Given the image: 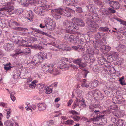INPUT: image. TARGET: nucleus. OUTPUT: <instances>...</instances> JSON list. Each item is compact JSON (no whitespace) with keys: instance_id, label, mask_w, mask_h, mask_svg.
<instances>
[{"instance_id":"f257e3e1","label":"nucleus","mask_w":126,"mask_h":126,"mask_svg":"<svg viewBox=\"0 0 126 126\" xmlns=\"http://www.w3.org/2000/svg\"><path fill=\"white\" fill-rule=\"evenodd\" d=\"M72 21H65L63 23V25L68 33L72 32V31L78 29V26H83L85 23L82 20L74 18L72 19Z\"/></svg>"},{"instance_id":"f03ea898","label":"nucleus","mask_w":126,"mask_h":126,"mask_svg":"<svg viewBox=\"0 0 126 126\" xmlns=\"http://www.w3.org/2000/svg\"><path fill=\"white\" fill-rule=\"evenodd\" d=\"M80 35L77 34H72L67 33L65 35L64 38L65 39H67L71 42L77 43L79 46H82V45L84 42L81 40L79 39V37Z\"/></svg>"},{"instance_id":"7ed1b4c3","label":"nucleus","mask_w":126,"mask_h":126,"mask_svg":"<svg viewBox=\"0 0 126 126\" xmlns=\"http://www.w3.org/2000/svg\"><path fill=\"white\" fill-rule=\"evenodd\" d=\"M44 22L45 25L41 24L39 26L42 28H43L45 27L47 29L52 30L56 26V23L53 19L48 17H47L44 18Z\"/></svg>"},{"instance_id":"20e7f679","label":"nucleus","mask_w":126,"mask_h":126,"mask_svg":"<svg viewBox=\"0 0 126 126\" xmlns=\"http://www.w3.org/2000/svg\"><path fill=\"white\" fill-rule=\"evenodd\" d=\"M42 69L45 72L52 73L55 75H58L59 72L55 69L54 66L52 64H45L42 67Z\"/></svg>"},{"instance_id":"39448f33","label":"nucleus","mask_w":126,"mask_h":126,"mask_svg":"<svg viewBox=\"0 0 126 126\" xmlns=\"http://www.w3.org/2000/svg\"><path fill=\"white\" fill-rule=\"evenodd\" d=\"M91 42H93V46L95 49L97 48H100L101 51L103 53H105L109 51L111 49L110 47L108 45H103L101 46V45L99 41H96L95 42H93V41H91Z\"/></svg>"},{"instance_id":"423d86ee","label":"nucleus","mask_w":126,"mask_h":126,"mask_svg":"<svg viewBox=\"0 0 126 126\" xmlns=\"http://www.w3.org/2000/svg\"><path fill=\"white\" fill-rule=\"evenodd\" d=\"M95 51L94 48H90L87 49L86 53L85 54L83 58L85 60H90L91 62H93L95 60V58L93 56V54L95 53Z\"/></svg>"},{"instance_id":"0eeeda50","label":"nucleus","mask_w":126,"mask_h":126,"mask_svg":"<svg viewBox=\"0 0 126 126\" xmlns=\"http://www.w3.org/2000/svg\"><path fill=\"white\" fill-rule=\"evenodd\" d=\"M87 7L89 11L90 12L89 13V18H91L94 19V20H98L99 19V16L96 13H94L95 7L94 5L92 4H89L87 5Z\"/></svg>"},{"instance_id":"6e6552de","label":"nucleus","mask_w":126,"mask_h":126,"mask_svg":"<svg viewBox=\"0 0 126 126\" xmlns=\"http://www.w3.org/2000/svg\"><path fill=\"white\" fill-rule=\"evenodd\" d=\"M63 8H59L56 9H52L51 11L52 16L56 19H58L61 17V15H63Z\"/></svg>"},{"instance_id":"1a4fd4ad","label":"nucleus","mask_w":126,"mask_h":126,"mask_svg":"<svg viewBox=\"0 0 126 126\" xmlns=\"http://www.w3.org/2000/svg\"><path fill=\"white\" fill-rule=\"evenodd\" d=\"M104 115H101L95 117L94 116H92V115H91V118L90 119L87 120V121L88 122L92 121L94 124H98L99 123H97V122L99 121L100 120H101L102 121H103V120L104 118Z\"/></svg>"},{"instance_id":"9d476101","label":"nucleus","mask_w":126,"mask_h":126,"mask_svg":"<svg viewBox=\"0 0 126 126\" xmlns=\"http://www.w3.org/2000/svg\"><path fill=\"white\" fill-rule=\"evenodd\" d=\"M94 19H93L91 18H89L87 19L86 20V23L88 25L90 26L91 27L95 28H97L98 27V25L96 23V22L99 20H94Z\"/></svg>"},{"instance_id":"9b49d317","label":"nucleus","mask_w":126,"mask_h":126,"mask_svg":"<svg viewBox=\"0 0 126 126\" xmlns=\"http://www.w3.org/2000/svg\"><path fill=\"white\" fill-rule=\"evenodd\" d=\"M114 109L115 110L112 111V113L115 116L117 117H121L123 116V111L121 110H116V109L118 108L117 105H112Z\"/></svg>"},{"instance_id":"f8f14e48","label":"nucleus","mask_w":126,"mask_h":126,"mask_svg":"<svg viewBox=\"0 0 126 126\" xmlns=\"http://www.w3.org/2000/svg\"><path fill=\"white\" fill-rule=\"evenodd\" d=\"M20 2L22 4H23L24 6H27L29 4H32L33 5H35L36 4L39 3V1L38 0H30L29 2V1L27 0H22Z\"/></svg>"},{"instance_id":"ddd939ff","label":"nucleus","mask_w":126,"mask_h":126,"mask_svg":"<svg viewBox=\"0 0 126 126\" xmlns=\"http://www.w3.org/2000/svg\"><path fill=\"white\" fill-rule=\"evenodd\" d=\"M63 15L67 17H71L72 14H74L75 11L74 10L67 7H64L63 8Z\"/></svg>"},{"instance_id":"4468645a","label":"nucleus","mask_w":126,"mask_h":126,"mask_svg":"<svg viewBox=\"0 0 126 126\" xmlns=\"http://www.w3.org/2000/svg\"><path fill=\"white\" fill-rule=\"evenodd\" d=\"M11 2L7 3V5L5 7L1 8V9H4L3 10L5 11V10H6L7 12H8L9 14H11L10 13V12L12 11L13 9L14 8L13 6L14 4V3L13 2V1H16V0H10Z\"/></svg>"},{"instance_id":"2eb2a0df","label":"nucleus","mask_w":126,"mask_h":126,"mask_svg":"<svg viewBox=\"0 0 126 126\" xmlns=\"http://www.w3.org/2000/svg\"><path fill=\"white\" fill-rule=\"evenodd\" d=\"M69 59L65 58H62L58 63L60 67H62L61 68H65L66 69L68 68H69V66L66 64L65 62H66L69 61Z\"/></svg>"},{"instance_id":"dca6fc26","label":"nucleus","mask_w":126,"mask_h":126,"mask_svg":"<svg viewBox=\"0 0 126 126\" xmlns=\"http://www.w3.org/2000/svg\"><path fill=\"white\" fill-rule=\"evenodd\" d=\"M15 42L19 45L22 44L24 47H28L30 46V45L27 44L28 42L26 40H23L22 38L20 37H19L18 38L17 37L15 40Z\"/></svg>"},{"instance_id":"f3484780","label":"nucleus","mask_w":126,"mask_h":126,"mask_svg":"<svg viewBox=\"0 0 126 126\" xmlns=\"http://www.w3.org/2000/svg\"><path fill=\"white\" fill-rule=\"evenodd\" d=\"M52 44V45L55 46V47L59 49H61L63 51L68 50V48H67V46H65V45H64L62 42H59L58 44H56L54 43H53Z\"/></svg>"},{"instance_id":"a211bd4d","label":"nucleus","mask_w":126,"mask_h":126,"mask_svg":"<svg viewBox=\"0 0 126 126\" xmlns=\"http://www.w3.org/2000/svg\"><path fill=\"white\" fill-rule=\"evenodd\" d=\"M44 8L42 6L36 7L34 9L35 13L41 16H44V14L43 12Z\"/></svg>"},{"instance_id":"6ab92c4d","label":"nucleus","mask_w":126,"mask_h":126,"mask_svg":"<svg viewBox=\"0 0 126 126\" xmlns=\"http://www.w3.org/2000/svg\"><path fill=\"white\" fill-rule=\"evenodd\" d=\"M31 29L33 30V31H32L31 32L32 34H33L34 32H35L37 33H40L43 35H45V36L49 37H52L50 35L48 34L47 33H45L43 31L39 30V29L33 28H31Z\"/></svg>"},{"instance_id":"aec40b11","label":"nucleus","mask_w":126,"mask_h":126,"mask_svg":"<svg viewBox=\"0 0 126 126\" xmlns=\"http://www.w3.org/2000/svg\"><path fill=\"white\" fill-rule=\"evenodd\" d=\"M41 6H42V7L44 8V9L46 10L48 9H50V7H52L54 5L53 3L50 6L47 5V3L46 0H42L41 2Z\"/></svg>"},{"instance_id":"412c9836","label":"nucleus","mask_w":126,"mask_h":126,"mask_svg":"<svg viewBox=\"0 0 126 126\" xmlns=\"http://www.w3.org/2000/svg\"><path fill=\"white\" fill-rule=\"evenodd\" d=\"M50 54V57L51 54L50 53H48L47 54L41 52H40L38 54L37 57L38 59H45L47 58V56L48 54Z\"/></svg>"},{"instance_id":"4be33fe9","label":"nucleus","mask_w":126,"mask_h":126,"mask_svg":"<svg viewBox=\"0 0 126 126\" xmlns=\"http://www.w3.org/2000/svg\"><path fill=\"white\" fill-rule=\"evenodd\" d=\"M116 49L120 52L126 53V47L124 45L119 44L116 48Z\"/></svg>"},{"instance_id":"5701e85b","label":"nucleus","mask_w":126,"mask_h":126,"mask_svg":"<svg viewBox=\"0 0 126 126\" xmlns=\"http://www.w3.org/2000/svg\"><path fill=\"white\" fill-rule=\"evenodd\" d=\"M109 5L114 8L118 9L120 7V4L118 2L116 1H111L109 2Z\"/></svg>"},{"instance_id":"b1692460","label":"nucleus","mask_w":126,"mask_h":126,"mask_svg":"<svg viewBox=\"0 0 126 126\" xmlns=\"http://www.w3.org/2000/svg\"><path fill=\"white\" fill-rule=\"evenodd\" d=\"M26 18L30 21H32V19L33 17V14L32 11L30 10L28 11L26 13Z\"/></svg>"},{"instance_id":"393cba45","label":"nucleus","mask_w":126,"mask_h":126,"mask_svg":"<svg viewBox=\"0 0 126 126\" xmlns=\"http://www.w3.org/2000/svg\"><path fill=\"white\" fill-rule=\"evenodd\" d=\"M109 56L113 58L117 59L118 58L119 54L117 52L111 51L109 53Z\"/></svg>"},{"instance_id":"a878e982","label":"nucleus","mask_w":126,"mask_h":126,"mask_svg":"<svg viewBox=\"0 0 126 126\" xmlns=\"http://www.w3.org/2000/svg\"><path fill=\"white\" fill-rule=\"evenodd\" d=\"M38 109L39 111L45 110L46 108V105L44 103H40L38 104Z\"/></svg>"},{"instance_id":"bb28decb","label":"nucleus","mask_w":126,"mask_h":126,"mask_svg":"<svg viewBox=\"0 0 126 126\" xmlns=\"http://www.w3.org/2000/svg\"><path fill=\"white\" fill-rule=\"evenodd\" d=\"M66 4L68 5L74 6L75 7L77 3L74 0H66L65 2Z\"/></svg>"},{"instance_id":"cd10ccee","label":"nucleus","mask_w":126,"mask_h":126,"mask_svg":"<svg viewBox=\"0 0 126 126\" xmlns=\"http://www.w3.org/2000/svg\"><path fill=\"white\" fill-rule=\"evenodd\" d=\"M13 46V45L12 44L6 43L4 44V48L6 51H8L11 49Z\"/></svg>"},{"instance_id":"c85d7f7f","label":"nucleus","mask_w":126,"mask_h":126,"mask_svg":"<svg viewBox=\"0 0 126 126\" xmlns=\"http://www.w3.org/2000/svg\"><path fill=\"white\" fill-rule=\"evenodd\" d=\"M125 124L124 120L119 119L117 120L116 122V125L119 126H125Z\"/></svg>"},{"instance_id":"c756f323","label":"nucleus","mask_w":126,"mask_h":126,"mask_svg":"<svg viewBox=\"0 0 126 126\" xmlns=\"http://www.w3.org/2000/svg\"><path fill=\"white\" fill-rule=\"evenodd\" d=\"M81 86L82 87H85L87 88L90 87V84H88L89 83L88 81H87L85 79H82L81 80Z\"/></svg>"},{"instance_id":"7c9ffc66","label":"nucleus","mask_w":126,"mask_h":126,"mask_svg":"<svg viewBox=\"0 0 126 126\" xmlns=\"http://www.w3.org/2000/svg\"><path fill=\"white\" fill-rule=\"evenodd\" d=\"M98 82L97 80L92 81L91 84H90V87L91 89H93L96 87L98 85Z\"/></svg>"},{"instance_id":"2f4dec72","label":"nucleus","mask_w":126,"mask_h":126,"mask_svg":"<svg viewBox=\"0 0 126 126\" xmlns=\"http://www.w3.org/2000/svg\"><path fill=\"white\" fill-rule=\"evenodd\" d=\"M20 75V71L19 70H17L14 73L13 78L15 79H17L18 78Z\"/></svg>"},{"instance_id":"473e14b6","label":"nucleus","mask_w":126,"mask_h":126,"mask_svg":"<svg viewBox=\"0 0 126 126\" xmlns=\"http://www.w3.org/2000/svg\"><path fill=\"white\" fill-rule=\"evenodd\" d=\"M104 7H103L100 10V11L102 15H107L108 13V11L105 9Z\"/></svg>"},{"instance_id":"72a5a7b5","label":"nucleus","mask_w":126,"mask_h":126,"mask_svg":"<svg viewBox=\"0 0 126 126\" xmlns=\"http://www.w3.org/2000/svg\"><path fill=\"white\" fill-rule=\"evenodd\" d=\"M4 110L6 111V118L7 119H8L9 118L10 116L11 115L12 112V110L11 109H4Z\"/></svg>"},{"instance_id":"f704fd0d","label":"nucleus","mask_w":126,"mask_h":126,"mask_svg":"<svg viewBox=\"0 0 126 126\" xmlns=\"http://www.w3.org/2000/svg\"><path fill=\"white\" fill-rule=\"evenodd\" d=\"M76 93L77 95V96L79 98H81L82 97V94L83 92L79 89H77L76 90Z\"/></svg>"},{"instance_id":"c9c22d12","label":"nucleus","mask_w":126,"mask_h":126,"mask_svg":"<svg viewBox=\"0 0 126 126\" xmlns=\"http://www.w3.org/2000/svg\"><path fill=\"white\" fill-rule=\"evenodd\" d=\"M6 126H14V124L11 120H8L5 123Z\"/></svg>"},{"instance_id":"e433bc0d","label":"nucleus","mask_w":126,"mask_h":126,"mask_svg":"<svg viewBox=\"0 0 126 126\" xmlns=\"http://www.w3.org/2000/svg\"><path fill=\"white\" fill-rule=\"evenodd\" d=\"M37 82V81L36 80H34L31 83L29 84V86L30 88H34L36 86V83Z\"/></svg>"},{"instance_id":"4c0bfd02","label":"nucleus","mask_w":126,"mask_h":126,"mask_svg":"<svg viewBox=\"0 0 126 126\" xmlns=\"http://www.w3.org/2000/svg\"><path fill=\"white\" fill-rule=\"evenodd\" d=\"M120 99L119 98L115 97L113 98L112 100V102L113 103L116 104H120L121 102L120 101Z\"/></svg>"},{"instance_id":"58836bf2","label":"nucleus","mask_w":126,"mask_h":126,"mask_svg":"<svg viewBox=\"0 0 126 126\" xmlns=\"http://www.w3.org/2000/svg\"><path fill=\"white\" fill-rule=\"evenodd\" d=\"M82 60L81 58L75 59L73 61V62L76 64L78 65L80 63L82 62Z\"/></svg>"},{"instance_id":"ea45409f","label":"nucleus","mask_w":126,"mask_h":126,"mask_svg":"<svg viewBox=\"0 0 126 126\" xmlns=\"http://www.w3.org/2000/svg\"><path fill=\"white\" fill-rule=\"evenodd\" d=\"M88 94L90 95L91 96H93L94 97L96 95H98V93L95 91H93L90 92L88 93Z\"/></svg>"},{"instance_id":"a19ab883","label":"nucleus","mask_w":126,"mask_h":126,"mask_svg":"<svg viewBox=\"0 0 126 126\" xmlns=\"http://www.w3.org/2000/svg\"><path fill=\"white\" fill-rule=\"evenodd\" d=\"M27 40L29 41L30 43H32L37 41V38H36L31 37L27 38Z\"/></svg>"},{"instance_id":"79ce46f5","label":"nucleus","mask_w":126,"mask_h":126,"mask_svg":"<svg viewBox=\"0 0 126 126\" xmlns=\"http://www.w3.org/2000/svg\"><path fill=\"white\" fill-rule=\"evenodd\" d=\"M79 101L77 99V100H75L73 104V105L72 107V108L73 109H75L76 107L77 106H79Z\"/></svg>"},{"instance_id":"37998d69","label":"nucleus","mask_w":126,"mask_h":126,"mask_svg":"<svg viewBox=\"0 0 126 126\" xmlns=\"http://www.w3.org/2000/svg\"><path fill=\"white\" fill-rule=\"evenodd\" d=\"M19 24L13 20H11L10 23V25L11 27H13V26L19 25Z\"/></svg>"},{"instance_id":"c03bdc74","label":"nucleus","mask_w":126,"mask_h":126,"mask_svg":"<svg viewBox=\"0 0 126 126\" xmlns=\"http://www.w3.org/2000/svg\"><path fill=\"white\" fill-rule=\"evenodd\" d=\"M124 77H122L121 78H120L119 80L120 83L122 85H126L124 80Z\"/></svg>"},{"instance_id":"a18cd8bd","label":"nucleus","mask_w":126,"mask_h":126,"mask_svg":"<svg viewBox=\"0 0 126 126\" xmlns=\"http://www.w3.org/2000/svg\"><path fill=\"white\" fill-rule=\"evenodd\" d=\"M23 53L27 54H28L30 53L31 51L30 49L28 48L25 49L23 51Z\"/></svg>"},{"instance_id":"49530a36","label":"nucleus","mask_w":126,"mask_h":126,"mask_svg":"<svg viewBox=\"0 0 126 126\" xmlns=\"http://www.w3.org/2000/svg\"><path fill=\"white\" fill-rule=\"evenodd\" d=\"M109 30V29L107 27H100L99 29V30L100 31H102L103 32H106L108 31Z\"/></svg>"},{"instance_id":"de8ad7c7","label":"nucleus","mask_w":126,"mask_h":126,"mask_svg":"<svg viewBox=\"0 0 126 126\" xmlns=\"http://www.w3.org/2000/svg\"><path fill=\"white\" fill-rule=\"evenodd\" d=\"M45 93L47 94H50L52 92V89L49 88L48 87H47L45 89Z\"/></svg>"},{"instance_id":"09e8293b","label":"nucleus","mask_w":126,"mask_h":126,"mask_svg":"<svg viewBox=\"0 0 126 126\" xmlns=\"http://www.w3.org/2000/svg\"><path fill=\"white\" fill-rule=\"evenodd\" d=\"M80 103L81 104V105H79V107L82 108H85L86 105L85 103V102L83 101H80Z\"/></svg>"},{"instance_id":"8fccbe9b","label":"nucleus","mask_w":126,"mask_h":126,"mask_svg":"<svg viewBox=\"0 0 126 126\" xmlns=\"http://www.w3.org/2000/svg\"><path fill=\"white\" fill-rule=\"evenodd\" d=\"M78 65L80 69L84 68L86 66L85 63L82 62V61Z\"/></svg>"},{"instance_id":"3c124183","label":"nucleus","mask_w":126,"mask_h":126,"mask_svg":"<svg viewBox=\"0 0 126 126\" xmlns=\"http://www.w3.org/2000/svg\"><path fill=\"white\" fill-rule=\"evenodd\" d=\"M74 123L73 121L71 120H68L66 121L65 124L68 125H71L73 124Z\"/></svg>"},{"instance_id":"603ef678","label":"nucleus","mask_w":126,"mask_h":126,"mask_svg":"<svg viewBox=\"0 0 126 126\" xmlns=\"http://www.w3.org/2000/svg\"><path fill=\"white\" fill-rule=\"evenodd\" d=\"M11 67L9 65L7 64L5 65L4 68L5 70L7 71L10 69Z\"/></svg>"},{"instance_id":"864d4df0","label":"nucleus","mask_w":126,"mask_h":126,"mask_svg":"<svg viewBox=\"0 0 126 126\" xmlns=\"http://www.w3.org/2000/svg\"><path fill=\"white\" fill-rule=\"evenodd\" d=\"M101 37V36L100 33H97L95 35V38L96 40H99Z\"/></svg>"},{"instance_id":"5fc2aeb1","label":"nucleus","mask_w":126,"mask_h":126,"mask_svg":"<svg viewBox=\"0 0 126 126\" xmlns=\"http://www.w3.org/2000/svg\"><path fill=\"white\" fill-rule=\"evenodd\" d=\"M93 0L96 4L98 5H101V6H102V5L101 4L102 3V2L101 1L99 0Z\"/></svg>"},{"instance_id":"6e6d98bb","label":"nucleus","mask_w":126,"mask_h":126,"mask_svg":"<svg viewBox=\"0 0 126 126\" xmlns=\"http://www.w3.org/2000/svg\"><path fill=\"white\" fill-rule=\"evenodd\" d=\"M15 52L18 55L23 53V51H21L20 48L16 49L15 50Z\"/></svg>"},{"instance_id":"4d7b16f0","label":"nucleus","mask_w":126,"mask_h":126,"mask_svg":"<svg viewBox=\"0 0 126 126\" xmlns=\"http://www.w3.org/2000/svg\"><path fill=\"white\" fill-rule=\"evenodd\" d=\"M70 113L72 114L73 115H79V113L78 112H76L74 110H71L69 111Z\"/></svg>"},{"instance_id":"13d9d810","label":"nucleus","mask_w":126,"mask_h":126,"mask_svg":"<svg viewBox=\"0 0 126 126\" xmlns=\"http://www.w3.org/2000/svg\"><path fill=\"white\" fill-rule=\"evenodd\" d=\"M3 9H0V16L4 15L5 14V12L4 11Z\"/></svg>"},{"instance_id":"bf43d9fd","label":"nucleus","mask_w":126,"mask_h":126,"mask_svg":"<svg viewBox=\"0 0 126 126\" xmlns=\"http://www.w3.org/2000/svg\"><path fill=\"white\" fill-rule=\"evenodd\" d=\"M73 118L75 121H78L79 120L80 117L78 116H76L73 117Z\"/></svg>"},{"instance_id":"052dcab7","label":"nucleus","mask_w":126,"mask_h":126,"mask_svg":"<svg viewBox=\"0 0 126 126\" xmlns=\"http://www.w3.org/2000/svg\"><path fill=\"white\" fill-rule=\"evenodd\" d=\"M76 8H77L76 9V11L78 12L79 13H81L82 12V9L80 7H78L77 8V7H76V5L75 6V7Z\"/></svg>"},{"instance_id":"680f3d73","label":"nucleus","mask_w":126,"mask_h":126,"mask_svg":"<svg viewBox=\"0 0 126 126\" xmlns=\"http://www.w3.org/2000/svg\"><path fill=\"white\" fill-rule=\"evenodd\" d=\"M32 79L31 77H29L28 78L27 80V83H29L32 81Z\"/></svg>"},{"instance_id":"e2e57ef3","label":"nucleus","mask_w":126,"mask_h":126,"mask_svg":"<svg viewBox=\"0 0 126 126\" xmlns=\"http://www.w3.org/2000/svg\"><path fill=\"white\" fill-rule=\"evenodd\" d=\"M38 87L40 89H41L44 88V84H39L38 85Z\"/></svg>"},{"instance_id":"0e129e2a","label":"nucleus","mask_w":126,"mask_h":126,"mask_svg":"<svg viewBox=\"0 0 126 126\" xmlns=\"http://www.w3.org/2000/svg\"><path fill=\"white\" fill-rule=\"evenodd\" d=\"M119 21L121 22V24H123V25L126 26V22L122 20H120V21Z\"/></svg>"},{"instance_id":"69168bd1","label":"nucleus","mask_w":126,"mask_h":126,"mask_svg":"<svg viewBox=\"0 0 126 126\" xmlns=\"http://www.w3.org/2000/svg\"><path fill=\"white\" fill-rule=\"evenodd\" d=\"M108 9L109 11L113 13H115V11L112 8H109Z\"/></svg>"},{"instance_id":"338daca9","label":"nucleus","mask_w":126,"mask_h":126,"mask_svg":"<svg viewBox=\"0 0 126 126\" xmlns=\"http://www.w3.org/2000/svg\"><path fill=\"white\" fill-rule=\"evenodd\" d=\"M111 121L113 123H116V122L117 121V120H116V119L113 117H112Z\"/></svg>"},{"instance_id":"774afa93","label":"nucleus","mask_w":126,"mask_h":126,"mask_svg":"<svg viewBox=\"0 0 126 126\" xmlns=\"http://www.w3.org/2000/svg\"><path fill=\"white\" fill-rule=\"evenodd\" d=\"M36 47L39 49L41 50L43 48V47L41 46L40 45H36Z\"/></svg>"}]
</instances>
